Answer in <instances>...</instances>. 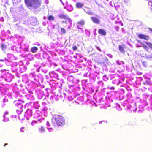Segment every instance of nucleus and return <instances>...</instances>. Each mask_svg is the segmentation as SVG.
Here are the masks:
<instances>
[{"label":"nucleus","mask_w":152,"mask_h":152,"mask_svg":"<svg viewBox=\"0 0 152 152\" xmlns=\"http://www.w3.org/2000/svg\"><path fill=\"white\" fill-rule=\"evenodd\" d=\"M18 28V29H21L22 27L21 26L19 25L18 24H16L15 25Z\"/></svg>","instance_id":"e433bc0d"},{"label":"nucleus","mask_w":152,"mask_h":152,"mask_svg":"<svg viewBox=\"0 0 152 152\" xmlns=\"http://www.w3.org/2000/svg\"><path fill=\"white\" fill-rule=\"evenodd\" d=\"M23 111V110H20L19 109H17L16 110V112L18 114H21V112Z\"/></svg>","instance_id":"2f4dec72"},{"label":"nucleus","mask_w":152,"mask_h":152,"mask_svg":"<svg viewBox=\"0 0 152 152\" xmlns=\"http://www.w3.org/2000/svg\"><path fill=\"white\" fill-rule=\"evenodd\" d=\"M98 83L99 85H101L102 86H103V83L102 81H99L98 82Z\"/></svg>","instance_id":"37998d69"},{"label":"nucleus","mask_w":152,"mask_h":152,"mask_svg":"<svg viewBox=\"0 0 152 152\" xmlns=\"http://www.w3.org/2000/svg\"><path fill=\"white\" fill-rule=\"evenodd\" d=\"M15 106L18 107L17 109L23 110V105L19 101H15L14 102Z\"/></svg>","instance_id":"423d86ee"},{"label":"nucleus","mask_w":152,"mask_h":152,"mask_svg":"<svg viewBox=\"0 0 152 152\" xmlns=\"http://www.w3.org/2000/svg\"><path fill=\"white\" fill-rule=\"evenodd\" d=\"M2 50L4 51V53H5V50L7 48V46L4 44L2 43L0 46Z\"/></svg>","instance_id":"2eb2a0df"},{"label":"nucleus","mask_w":152,"mask_h":152,"mask_svg":"<svg viewBox=\"0 0 152 152\" xmlns=\"http://www.w3.org/2000/svg\"><path fill=\"white\" fill-rule=\"evenodd\" d=\"M96 48L97 49V50H99V51H101V50L100 49L99 47H97Z\"/></svg>","instance_id":"603ef678"},{"label":"nucleus","mask_w":152,"mask_h":152,"mask_svg":"<svg viewBox=\"0 0 152 152\" xmlns=\"http://www.w3.org/2000/svg\"><path fill=\"white\" fill-rule=\"evenodd\" d=\"M58 17L60 19H69V16L66 14H61L58 15Z\"/></svg>","instance_id":"6e6552de"},{"label":"nucleus","mask_w":152,"mask_h":152,"mask_svg":"<svg viewBox=\"0 0 152 152\" xmlns=\"http://www.w3.org/2000/svg\"><path fill=\"white\" fill-rule=\"evenodd\" d=\"M47 129L50 132H52L53 131V129L51 128L47 127Z\"/></svg>","instance_id":"c9c22d12"},{"label":"nucleus","mask_w":152,"mask_h":152,"mask_svg":"<svg viewBox=\"0 0 152 152\" xmlns=\"http://www.w3.org/2000/svg\"><path fill=\"white\" fill-rule=\"evenodd\" d=\"M33 106L36 108L38 109L40 107V104L38 102H35L34 103Z\"/></svg>","instance_id":"aec40b11"},{"label":"nucleus","mask_w":152,"mask_h":152,"mask_svg":"<svg viewBox=\"0 0 152 152\" xmlns=\"http://www.w3.org/2000/svg\"><path fill=\"white\" fill-rule=\"evenodd\" d=\"M74 79V77L72 76H69L67 77V80L70 82H72Z\"/></svg>","instance_id":"4be33fe9"},{"label":"nucleus","mask_w":152,"mask_h":152,"mask_svg":"<svg viewBox=\"0 0 152 152\" xmlns=\"http://www.w3.org/2000/svg\"><path fill=\"white\" fill-rule=\"evenodd\" d=\"M102 121H100L99 122V124H101L102 123Z\"/></svg>","instance_id":"69168bd1"},{"label":"nucleus","mask_w":152,"mask_h":152,"mask_svg":"<svg viewBox=\"0 0 152 152\" xmlns=\"http://www.w3.org/2000/svg\"><path fill=\"white\" fill-rule=\"evenodd\" d=\"M121 31L123 32H124V29L123 28H122L121 29Z\"/></svg>","instance_id":"864d4df0"},{"label":"nucleus","mask_w":152,"mask_h":152,"mask_svg":"<svg viewBox=\"0 0 152 152\" xmlns=\"http://www.w3.org/2000/svg\"><path fill=\"white\" fill-rule=\"evenodd\" d=\"M136 110H137V109H135V110H133V112L134 113V112H135L136 111Z\"/></svg>","instance_id":"13d9d810"},{"label":"nucleus","mask_w":152,"mask_h":152,"mask_svg":"<svg viewBox=\"0 0 152 152\" xmlns=\"http://www.w3.org/2000/svg\"><path fill=\"white\" fill-rule=\"evenodd\" d=\"M148 97V95H147V94H145V95L143 94V98L145 97V99H147Z\"/></svg>","instance_id":"79ce46f5"},{"label":"nucleus","mask_w":152,"mask_h":152,"mask_svg":"<svg viewBox=\"0 0 152 152\" xmlns=\"http://www.w3.org/2000/svg\"><path fill=\"white\" fill-rule=\"evenodd\" d=\"M28 96L30 98V99L31 100H32L34 99V97L33 95H28Z\"/></svg>","instance_id":"f704fd0d"},{"label":"nucleus","mask_w":152,"mask_h":152,"mask_svg":"<svg viewBox=\"0 0 152 152\" xmlns=\"http://www.w3.org/2000/svg\"><path fill=\"white\" fill-rule=\"evenodd\" d=\"M125 2H127L128 1V0H124Z\"/></svg>","instance_id":"bf43d9fd"},{"label":"nucleus","mask_w":152,"mask_h":152,"mask_svg":"<svg viewBox=\"0 0 152 152\" xmlns=\"http://www.w3.org/2000/svg\"><path fill=\"white\" fill-rule=\"evenodd\" d=\"M54 72H50L49 73V75L50 77H52L53 76V75L54 74Z\"/></svg>","instance_id":"a19ab883"},{"label":"nucleus","mask_w":152,"mask_h":152,"mask_svg":"<svg viewBox=\"0 0 152 152\" xmlns=\"http://www.w3.org/2000/svg\"><path fill=\"white\" fill-rule=\"evenodd\" d=\"M65 2L66 3L67 6L64 7V8L66 9V10L69 12L72 11L73 9V6L71 5H68L67 1H66Z\"/></svg>","instance_id":"0eeeda50"},{"label":"nucleus","mask_w":152,"mask_h":152,"mask_svg":"<svg viewBox=\"0 0 152 152\" xmlns=\"http://www.w3.org/2000/svg\"><path fill=\"white\" fill-rule=\"evenodd\" d=\"M114 88H115L113 87H112L110 89L111 90H114Z\"/></svg>","instance_id":"4d7b16f0"},{"label":"nucleus","mask_w":152,"mask_h":152,"mask_svg":"<svg viewBox=\"0 0 152 152\" xmlns=\"http://www.w3.org/2000/svg\"><path fill=\"white\" fill-rule=\"evenodd\" d=\"M38 50V48L36 47H32L31 49V51L33 53H36L37 51Z\"/></svg>","instance_id":"a211bd4d"},{"label":"nucleus","mask_w":152,"mask_h":152,"mask_svg":"<svg viewBox=\"0 0 152 152\" xmlns=\"http://www.w3.org/2000/svg\"><path fill=\"white\" fill-rule=\"evenodd\" d=\"M52 122L53 124L55 126H62L65 124V119L62 116L56 115L53 116Z\"/></svg>","instance_id":"f257e3e1"},{"label":"nucleus","mask_w":152,"mask_h":152,"mask_svg":"<svg viewBox=\"0 0 152 152\" xmlns=\"http://www.w3.org/2000/svg\"><path fill=\"white\" fill-rule=\"evenodd\" d=\"M137 42H138V43L136 44L137 47H142V44L141 43V42H140L139 40H137Z\"/></svg>","instance_id":"393cba45"},{"label":"nucleus","mask_w":152,"mask_h":152,"mask_svg":"<svg viewBox=\"0 0 152 152\" xmlns=\"http://www.w3.org/2000/svg\"><path fill=\"white\" fill-rule=\"evenodd\" d=\"M60 1L62 3L63 5H64V3L63 2L62 0H60Z\"/></svg>","instance_id":"8fccbe9b"},{"label":"nucleus","mask_w":152,"mask_h":152,"mask_svg":"<svg viewBox=\"0 0 152 152\" xmlns=\"http://www.w3.org/2000/svg\"><path fill=\"white\" fill-rule=\"evenodd\" d=\"M7 57L9 59H13L14 58V55L10 53L7 54Z\"/></svg>","instance_id":"412c9836"},{"label":"nucleus","mask_w":152,"mask_h":152,"mask_svg":"<svg viewBox=\"0 0 152 152\" xmlns=\"http://www.w3.org/2000/svg\"><path fill=\"white\" fill-rule=\"evenodd\" d=\"M151 2H149V3H148L149 5H151Z\"/></svg>","instance_id":"052dcab7"},{"label":"nucleus","mask_w":152,"mask_h":152,"mask_svg":"<svg viewBox=\"0 0 152 152\" xmlns=\"http://www.w3.org/2000/svg\"><path fill=\"white\" fill-rule=\"evenodd\" d=\"M38 130L39 132L41 133H44L45 132V128L42 126H39L38 127Z\"/></svg>","instance_id":"9b49d317"},{"label":"nucleus","mask_w":152,"mask_h":152,"mask_svg":"<svg viewBox=\"0 0 152 152\" xmlns=\"http://www.w3.org/2000/svg\"><path fill=\"white\" fill-rule=\"evenodd\" d=\"M38 12H39V11H34V13L35 14H37L38 13Z\"/></svg>","instance_id":"6e6d98bb"},{"label":"nucleus","mask_w":152,"mask_h":152,"mask_svg":"<svg viewBox=\"0 0 152 152\" xmlns=\"http://www.w3.org/2000/svg\"><path fill=\"white\" fill-rule=\"evenodd\" d=\"M42 115V113L39 110L36 111L34 114L36 118L39 117L41 115Z\"/></svg>","instance_id":"f3484780"},{"label":"nucleus","mask_w":152,"mask_h":152,"mask_svg":"<svg viewBox=\"0 0 152 152\" xmlns=\"http://www.w3.org/2000/svg\"><path fill=\"white\" fill-rule=\"evenodd\" d=\"M46 125L47 126H50V124L48 121H47Z\"/></svg>","instance_id":"c03bdc74"},{"label":"nucleus","mask_w":152,"mask_h":152,"mask_svg":"<svg viewBox=\"0 0 152 152\" xmlns=\"http://www.w3.org/2000/svg\"><path fill=\"white\" fill-rule=\"evenodd\" d=\"M30 76L31 77H34L35 76L34 73H31L29 74Z\"/></svg>","instance_id":"58836bf2"},{"label":"nucleus","mask_w":152,"mask_h":152,"mask_svg":"<svg viewBox=\"0 0 152 152\" xmlns=\"http://www.w3.org/2000/svg\"><path fill=\"white\" fill-rule=\"evenodd\" d=\"M116 107L117 110L119 111H121L122 110V109L121 108L120 105L118 104H117Z\"/></svg>","instance_id":"c85d7f7f"},{"label":"nucleus","mask_w":152,"mask_h":152,"mask_svg":"<svg viewBox=\"0 0 152 152\" xmlns=\"http://www.w3.org/2000/svg\"><path fill=\"white\" fill-rule=\"evenodd\" d=\"M119 28L118 26L115 27V30L117 31H118Z\"/></svg>","instance_id":"a18cd8bd"},{"label":"nucleus","mask_w":152,"mask_h":152,"mask_svg":"<svg viewBox=\"0 0 152 152\" xmlns=\"http://www.w3.org/2000/svg\"><path fill=\"white\" fill-rule=\"evenodd\" d=\"M27 69V67L25 66H21L20 67V72L23 73Z\"/></svg>","instance_id":"6ab92c4d"},{"label":"nucleus","mask_w":152,"mask_h":152,"mask_svg":"<svg viewBox=\"0 0 152 152\" xmlns=\"http://www.w3.org/2000/svg\"><path fill=\"white\" fill-rule=\"evenodd\" d=\"M84 5L83 3L80 2H77L76 4V6L77 8H81L83 7Z\"/></svg>","instance_id":"ddd939ff"},{"label":"nucleus","mask_w":152,"mask_h":152,"mask_svg":"<svg viewBox=\"0 0 152 152\" xmlns=\"http://www.w3.org/2000/svg\"><path fill=\"white\" fill-rule=\"evenodd\" d=\"M8 112H6L3 115V117L4 118V119L3 120V121L4 122H6L9 121V119L8 117H7L6 116L8 114Z\"/></svg>","instance_id":"1a4fd4ad"},{"label":"nucleus","mask_w":152,"mask_h":152,"mask_svg":"<svg viewBox=\"0 0 152 152\" xmlns=\"http://www.w3.org/2000/svg\"><path fill=\"white\" fill-rule=\"evenodd\" d=\"M72 49L74 51H75L77 50V47L75 46V45H74V46H73V47H72Z\"/></svg>","instance_id":"4c0bfd02"},{"label":"nucleus","mask_w":152,"mask_h":152,"mask_svg":"<svg viewBox=\"0 0 152 152\" xmlns=\"http://www.w3.org/2000/svg\"><path fill=\"white\" fill-rule=\"evenodd\" d=\"M144 43H143V48L145 49L147 51H148V50H149L148 48L144 45Z\"/></svg>","instance_id":"c756f323"},{"label":"nucleus","mask_w":152,"mask_h":152,"mask_svg":"<svg viewBox=\"0 0 152 152\" xmlns=\"http://www.w3.org/2000/svg\"><path fill=\"white\" fill-rule=\"evenodd\" d=\"M98 31L99 34L105 36L106 35V31L103 29H99Z\"/></svg>","instance_id":"f8f14e48"},{"label":"nucleus","mask_w":152,"mask_h":152,"mask_svg":"<svg viewBox=\"0 0 152 152\" xmlns=\"http://www.w3.org/2000/svg\"><path fill=\"white\" fill-rule=\"evenodd\" d=\"M147 29L149 31L152 32V29L150 28H147Z\"/></svg>","instance_id":"5fc2aeb1"},{"label":"nucleus","mask_w":152,"mask_h":152,"mask_svg":"<svg viewBox=\"0 0 152 152\" xmlns=\"http://www.w3.org/2000/svg\"><path fill=\"white\" fill-rule=\"evenodd\" d=\"M7 144H7V143H5V144H4V146H6V145H7Z\"/></svg>","instance_id":"0e129e2a"},{"label":"nucleus","mask_w":152,"mask_h":152,"mask_svg":"<svg viewBox=\"0 0 152 152\" xmlns=\"http://www.w3.org/2000/svg\"><path fill=\"white\" fill-rule=\"evenodd\" d=\"M54 65L55 66H57V65L56 63L54 64Z\"/></svg>","instance_id":"680f3d73"},{"label":"nucleus","mask_w":152,"mask_h":152,"mask_svg":"<svg viewBox=\"0 0 152 152\" xmlns=\"http://www.w3.org/2000/svg\"><path fill=\"white\" fill-rule=\"evenodd\" d=\"M1 72V75L0 76V81H5L7 82H10L13 78L12 75L9 73L5 69L0 70Z\"/></svg>","instance_id":"f03ea898"},{"label":"nucleus","mask_w":152,"mask_h":152,"mask_svg":"<svg viewBox=\"0 0 152 152\" xmlns=\"http://www.w3.org/2000/svg\"><path fill=\"white\" fill-rule=\"evenodd\" d=\"M103 79L104 81H106L108 79V78L106 76V75H104L103 76Z\"/></svg>","instance_id":"473e14b6"},{"label":"nucleus","mask_w":152,"mask_h":152,"mask_svg":"<svg viewBox=\"0 0 152 152\" xmlns=\"http://www.w3.org/2000/svg\"><path fill=\"white\" fill-rule=\"evenodd\" d=\"M138 37L141 39H142V34H140L138 35Z\"/></svg>","instance_id":"49530a36"},{"label":"nucleus","mask_w":152,"mask_h":152,"mask_svg":"<svg viewBox=\"0 0 152 152\" xmlns=\"http://www.w3.org/2000/svg\"><path fill=\"white\" fill-rule=\"evenodd\" d=\"M28 6L33 7L35 9L39 7L41 5V0H25Z\"/></svg>","instance_id":"7ed1b4c3"},{"label":"nucleus","mask_w":152,"mask_h":152,"mask_svg":"<svg viewBox=\"0 0 152 152\" xmlns=\"http://www.w3.org/2000/svg\"><path fill=\"white\" fill-rule=\"evenodd\" d=\"M83 10L86 13L88 14L89 15H93V13H92V12H91L90 10H87V9H83Z\"/></svg>","instance_id":"b1692460"},{"label":"nucleus","mask_w":152,"mask_h":152,"mask_svg":"<svg viewBox=\"0 0 152 152\" xmlns=\"http://www.w3.org/2000/svg\"><path fill=\"white\" fill-rule=\"evenodd\" d=\"M107 55L110 58H111L113 57L112 55L110 54H107Z\"/></svg>","instance_id":"de8ad7c7"},{"label":"nucleus","mask_w":152,"mask_h":152,"mask_svg":"<svg viewBox=\"0 0 152 152\" xmlns=\"http://www.w3.org/2000/svg\"><path fill=\"white\" fill-rule=\"evenodd\" d=\"M124 45H119V49L120 51L122 53L124 54L125 53V50L124 49Z\"/></svg>","instance_id":"4468645a"},{"label":"nucleus","mask_w":152,"mask_h":152,"mask_svg":"<svg viewBox=\"0 0 152 152\" xmlns=\"http://www.w3.org/2000/svg\"><path fill=\"white\" fill-rule=\"evenodd\" d=\"M149 37L148 35H146L143 34V39L146 40H148L149 39Z\"/></svg>","instance_id":"a878e982"},{"label":"nucleus","mask_w":152,"mask_h":152,"mask_svg":"<svg viewBox=\"0 0 152 152\" xmlns=\"http://www.w3.org/2000/svg\"><path fill=\"white\" fill-rule=\"evenodd\" d=\"M64 96L65 97V96L66 95V94L65 93H64Z\"/></svg>","instance_id":"338daca9"},{"label":"nucleus","mask_w":152,"mask_h":152,"mask_svg":"<svg viewBox=\"0 0 152 152\" xmlns=\"http://www.w3.org/2000/svg\"><path fill=\"white\" fill-rule=\"evenodd\" d=\"M140 111V110H139L138 112H137V113H139Z\"/></svg>","instance_id":"774afa93"},{"label":"nucleus","mask_w":152,"mask_h":152,"mask_svg":"<svg viewBox=\"0 0 152 152\" xmlns=\"http://www.w3.org/2000/svg\"><path fill=\"white\" fill-rule=\"evenodd\" d=\"M45 3L46 4H48L49 3V1L48 0H45Z\"/></svg>","instance_id":"3c124183"},{"label":"nucleus","mask_w":152,"mask_h":152,"mask_svg":"<svg viewBox=\"0 0 152 152\" xmlns=\"http://www.w3.org/2000/svg\"><path fill=\"white\" fill-rule=\"evenodd\" d=\"M78 24H80L81 25H83L84 24V21L83 20H82L78 23Z\"/></svg>","instance_id":"72a5a7b5"},{"label":"nucleus","mask_w":152,"mask_h":152,"mask_svg":"<svg viewBox=\"0 0 152 152\" xmlns=\"http://www.w3.org/2000/svg\"><path fill=\"white\" fill-rule=\"evenodd\" d=\"M41 121L39 119H38L37 121L36 120H33L31 122V125L33 126H34L35 125L38 123H39L41 122Z\"/></svg>","instance_id":"dca6fc26"},{"label":"nucleus","mask_w":152,"mask_h":152,"mask_svg":"<svg viewBox=\"0 0 152 152\" xmlns=\"http://www.w3.org/2000/svg\"><path fill=\"white\" fill-rule=\"evenodd\" d=\"M100 17L97 15L96 17H91V19L93 22L96 24H99L100 23Z\"/></svg>","instance_id":"39448f33"},{"label":"nucleus","mask_w":152,"mask_h":152,"mask_svg":"<svg viewBox=\"0 0 152 152\" xmlns=\"http://www.w3.org/2000/svg\"><path fill=\"white\" fill-rule=\"evenodd\" d=\"M8 99L5 98H4L3 100V101L1 102V105L2 107H4L6 105V103L8 102Z\"/></svg>","instance_id":"9d476101"},{"label":"nucleus","mask_w":152,"mask_h":152,"mask_svg":"<svg viewBox=\"0 0 152 152\" xmlns=\"http://www.w3.org/2000/svg\"><path fill=\"white\" fill-rule=\"evenodd\" d=\"M24 128L23 127H22L20 129V131L21 132H23L24 131Z\"/></svg>","instance_id":"09e8293b"},{"label":"nucleus","mask_w":152,"mask_h":152,"mask_svg":"<svg viewBox=\"0 0 152 152\" xmlns=\"http://www.w3.org/2000/svg\"><path fill=\"white\" fill-rule=\"evenodd\" d=\"M61 34H65V33H66L65 29L63 28H61Z\"/></svg>","instance_id":"cd10ccee"},{"label":"nucleus","mask_w":152,"mask_h":152,"mask_svg":"<svg viewBox=\"0 0 152 152\" xmlns=\"http://www.w3.org/2000/svg\"><path fill=\"white\" fill-rule=\"evenodd\" d=\"M145 63V62L144 63V62H143V66H144H144L145 67H146V65H144V63Z\"/></svg>","instance_id":"e2e57ef3"},{"label":"nucleus","mask_w":152,"mask_h":152,"mask_svg":"<svg viewBox=\"0 0 152 152\" xmlns=\"http://www.w3.org/2000/svg\"><path fill=\"white\" fill-rule=\"evenodd\" d=\"M116 63L119 65H121L122 64H124V62L122 61L118 60L116 61Z\"/></svg>","instance_id":"7c9ffc66"},{"label":"nucleus","mask_w":152,"mask_h":152,"mask_svg":"<svg viewBox=\"0 0 152 152\" xmlns=\"http://www.w3.org/2000/svg\"><path fill=\"white\" fill-rule=\"evenodd\" d=\"M32 112L31 110L28 109L25 113L24 116L27 120H29L32 116Z\"/></svg>","instance_id":"20e7f679"},{"label":"nucleus","mask_w":152,"mask_h":152,"mask_svg":"<svg viewBox=\"0 0 152 152\" xmlns=\"http://www.w3.org/2000/svg\"><path fill=\"white\" fill-rule=\"evenodd\" d=\"M48 19L50 20H54V18L51 15L48 17Z\"/></svg>","instance_id":"bb28decb"},{"label":"nucleus","mask_w":152,"mask_h":152,"mask_svg":"<svg viewBox=\"0 0 152 152\" xmlns=\"http://www.w3.org/2000/svg\"><path fill=\"white\" fill-rule=\"evenodd\" d=\"M42 71L43 72H44L45 74L47 73L48 71V70L46 69H42Z\"/></svg>","instance_id":"ea45409f"},{"label":"nucleus","mask_w":152,"mask_h":152,"mask_svg":"<svg viewBox=\"0 0 152 152\" xmlns=\"http://www.w3.org/2000/svg\"><path fill=\"white\" fill-rule=\"evenodd\" d=\"M143 43H145L150 48L152 49V44L150 42H143Z\"/></svg>","instance_id":"5701e85b"}]
</instances>
